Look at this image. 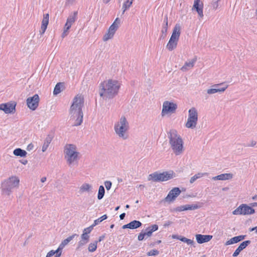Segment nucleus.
I'll use <instances>...</instances> for the list:
<instances>
[{
    "mask_svg": "<svg viewBox=\"0 0 257 257\" xmlns=\"http://www.w3.org/2000/svg\"><path fill=\"white\" fill-rule=\"evenodd\" d=\"M159 254V251L156 249H153L147 253L148 255H157Z\"/></svg>",
    "mask_w": 257,
    "mask_h": 257,
    "instance_id": "39",
    "label": "nucleus"
},
{
    "mask_svg": "<svg viewBox=\"0 0 257 257\" xmlns=\"http://www.w3.org/2000/svg\"><path fill=\"white\" fill-rule=\"evenodd\" d=\"M186 243H187L188 244H193L194 243V241L193 240H191L190 239L187 238Z\"/></svg>",
    "mask_w": 257,
    "mask_h": 257,
    "instance_id": "56",
    "label": "nucleus"
},
{
    "mask_svg": "<svg viewBox=\"0 0 257 257\" xmlns=\"http://www.w3.org/2000/svg\"><path fill=\"white\" fill-rule=\"evenodd\" d=\"M51 142V139L50 138H47L44 141V144L42 146V151L43 152H44L47 149L49 144Z\"/></svg>",
    "mask_w": 257,
    "mask_h": 257,
    "instance_id": "32",
    "label": "nucleus"
},
{
    "mask_svg": "<svg viewBox=\"0 0 257 257\" xmlns=\"http://www.w3.org/2000/svg\"><path fill=\"white\" fill-rule=\"evenodd\" d=\"M233 178V174L231 173L222 174L212 178L213 180H227Z\"/></svg>",
    "mask_w": 257,
    "mask_h": 257,
    "instance_id": "23",
    "label": "nucleus"
},
{
    "mask_svg": "<svg viewBox=\"0 0 257 257\" xmlns=\"http://www.w3.org/2000/svg\"><path fill=\"white\" fill-rule=\"evenodd\" d=\"M19 179L18 177L12 176L8 179L5 180L2 185V190L3 192L7 195H9L12 190L19 186Z\"/></svg>",
    "mask_w": 257,
    "mask_h": 257,
    "instance_id": "5",
    "label": "nucleus"
},
{
    "mask_svg": "<svg viewBox=\"0 0 257 257\" xmlns=\"http://www.w3.org/2000/svg\"><path fill=\"white\" fill-rule=\"evenodd\" d=\"M34 148V145L33 144L31 143L30 144H29L27 147V150L28 151H31L32 150H33Z\"/></svg>",
    "mask_w": 257,
    "mask_h": 257,
    "instance_id": "52",
    "label": "nucleus"
},
{
    "mask_svg": "<svg viewBox=\"0 0 257 257\" xmlns=\"http://www.w3.org/2000/svg\"><path fill=\"white\" fill-rule=\"evenodd\" d=\"M79 153L77 151L75 145L66 144L64 148V158L69 166L77 163L79 159Z\"/></svg>",
    "mask_w": 257,
    "mask_h": 257,
    "instance_id": "3",
    "label": "nucleus"
},
{
    "mask_svg": "<svg viewBox=\"0 0 257 257\" xmlns=\"http://www.w3.org/2000/svg\"><path fill=\"white\" fill-rule=\"evenodd\" d=\"M167 30H166V28H162V30L161 31L162 35L161 37L163 39H164L166 37Z\"/></svg>",
    "mask_w": 257,
    "mask_h": 257,
    "instance_id": "46",
    "label": "nucleus"
},
{
    "mask_svg": "<svg viewBox=\"0 0 257 257\" xmlns=\"http://www.w3.org/2000/svg\"><path fill=\"white\" fill-rule=\"evenodd\" d=\"M75 0H66V5H71L75 2Z\"/></svg>",
    "mask_w": 257,
    "mask_h": 257,
    "instance_id": "53",
    "label": "nucleus"
},
{
    "mask_svg": "<svg viewBox=\"0 0 257 257\" xmlns=\"http://www.w3.org/2000/svg\"><path fill=\"white\" fill-rule=\"evenodd\" d=\"M181 190L178 187L173 188L170 191L168 195L162 200V201L168 203L174 201L176 198L180 194Z\"/></svg>",
    "mask_w": 257,
    "mask_h": 257,
    "instance_id": "14",
    "label": "nucleus"
},
{
    "mask_svg": "<svg viewBox=\"0 0 257 257\" xmlns=\"http://www.w3.org/2000/svg\"><path fill=\"white\" fill-rule=\"evenodd\" d=\"M54 251H56V252H55V257H60V256L61 255V253H62V250H59V247L57 248V250H55Z\"/></svg>",
    "mask_w": 257,
    "mask_h": 257,
    "instance_id": "49",
    "label": "nucleus"
},
{
    "mask_svg": "<svg viewBox=\"0 0 257 257\" xmlns=\"http://www.w3.org/2000/svg\"><path fill=\"white\" fill-rule=\"evenodd\" d=\"M146 237L145 236V234L144 233V232H143V231H142V232L141 233H139V234L138 235V239L139 240V241H142Z\"/></svg>",
    "mask_w": 257,
    "mask_h": 257,
    "instance_id": "42",
    "label": "nucleus"
},
{
    "mask_svg": "<svg viewBox=\"0 0 257 257\" xmlns=\"http://www.w3.org/2000/svg\"><path fill=\"white\" fill-rule=\"evenodd\" d=\"M133 1L134 0H127L123 3V5L126 7H128V8H130L133 4Z\"/></svg>",
    "mask_w": 257,
    "mask_h": 257,
    "instance_id": "47",
    "label": "nucleus"
},
{
    "mask_svg": "<svg viewBox=\"0 0 257 257\" xmlns=\"http://www.w3.org/2000/svg\"><path fill=\"white\" fill-rule=\"evenodd\" d=\"M14 155L16 156L25 157L27 153L25 151L20 148H17L15 149L13 152Z\"/></svg>",
    "mask_w": 257,
    "mask_h": 257,
    "instance_id": "29",
    "label": "nucleus"
},
{
    "mask_svg": "<svg viewBox=\"0 0 257 257\" xmlns=\"http://www.w3.org/2000/svg\"><path fill=\"white\" fill-rule=\"evenodd\" d=\"M77 15V12H74L73 14H71L68 18L66 24L71 26L76 21Z\"/></svg>",
    "mask_w": 257,
    "mask_h": 257,
    "instance_id": "26",
    "label": "nucleus"
},
{
    "mask_svg": "<svg viewBox=\"0 0 257 257\" xmlns=\"http://www.w3.org/2000/svg\"><path fill=\"white\" fill-rule=\"evenodd\" d=\"M97 241H95L93 243H90L88 245V249L90 252H94L97 248Z\"/></svg>",
    "mask_w": 257,
    "mask_h": 257,
    "instance_id": "33",
    "label": "nucleus"
},
{
    "mask_svg": "<svg viewBox=\"0 0 257 257\" xmlns=\"http://www.w3.org/2000/svg\"><path fill=\"white\" fill-rule=\"evenodd\" d=\"M87 243V241H86L85 240H84L81 239V240L79 241V242L78 243V246H77V249H78V248H80L81 246H82L86 244Z\"/></svg>",
    "mask_w": 257,
    "mask_h": 257,
    "instance_id": "43",
    "label": "nucleus"
},
{
    "mask_svg": "<svg viewBox=\"0 0 257 257\" xmlns=\"http://www.w3.org/2000/svg\"><path fill=\"white\" fill-rule=\"evenodd\" d=\"M177 108V105L173 102L165 101L163 104L162 115L164 116L168 113H175Z\"/></svg>",
    "mask_w": 257,
    "mask_h": 257,
    "instance_id": "12",
    "label": "nucleus"
},
{
    "mask_svg": "<svg viewBox=\"0 0 257 257\" xmlns=\"http://www.w3.org/2000/svg\"><path fill=\"white\" fill-rule=\"evenodd\" d=\"M84 98L81 95H77L73 99V103L70 107V114L74 115L76 113H82Z\"/></svg>",
    "mask_w": 257,
    "mask_h": 257,
    "instance_id": "9",
    "label": "nucleus"
},
{
    "mask_svg": "<svg viewBox=\"0 0 257 257\" xmlns=\"http://www.w3.org/2000/svg\"><path fill=\"white\" fill-rule=\"evenodd\" d=\"M197 180V179L196 178V176L194 175L190 178V183L192 184Z\"/></svg>",
    "mask_w": 257,
    "mask_h": 257,
    "instance_id": "54",
    "label": "nucleus"
},
{
    "mask_svg": "<svg viewBox=\"0 0 257 257\" xmlns=\"http://www.w3.org/2000/svg\"><path fill=\"white\" fill-rule=\"evenodd\" d=\"M220 0H212L211 2V5L214 10H216L218 7V2Z\"/></svg>",
    "mask_w": 257,
    "mask_h": 257,
    "instance_id": "37",
    "label": "nucleus"
},
{
    "mask_svg": "<svg viewBox=\"0 0 257 257\" xmlns=\"http://www.w3.org/2000/svg\"><path fill=\"white\" fill-rule=\"evenodd\" d=\"M40 101L39 96L36 94L32 97H29L27 98V105L30 109L35 110L38 107Z\"/></svg>",
    "mask_w": 257,
    "mask_h": 257,
    "instance_id": "13",
    "label": "nucleus"
},
{
    "mask_svg": "<svg viewBox=\"0 0 257 257\" xmlns=\"http://www.w3.org/2000/svg\"><path fill=\"white\" fill-rule=\"evenodd\" d=\"M196 61L197 58L195 57L191 60H190L188 62H186L184 65L181 67V70L183 72L188 71L193 67Z\"/></svg>",
    "mask_w": 257,
    "mask_h": 257,
    "instance_id": "21",
    "label": "nucleus"
},
{
    "mask_svg": "<svg viewBox=\"0 0 257 257\" xmlns=\"http://www.w3.org/2000/svg\"><path fill=\"white\" fill-rule=\"evenodd\" d=\"M77 235V234H74L71 236H69L66 239H64L59 245V249L62 250L63 248L71 240L73 239V238L75 237V236Z\"/></svg>",
    "mask_w": 257,
    "mask_h": 257,
    "instance_id": "25",
    "label": "nucleus"
},
{
    "mask_svg": "<svg viewBox=\"0 0 257 257\" xmlns=\"http://www.w3.org/2000/svg\"><path fill=\"white\" fill-rule=\"evenodd\" d=\"M71 27V26H70V25L65 24L64 28V31L68 33V30H69V29Z\"/></svg>",
    "mask_w": 257,
    "mask_h": 257,
    "instance_id": "51",
    "label": "nucleus"
},
{
    "mask_svg": "<svg viewBox=\"0 0 257 257\" xmlns=\"http://www.w3.org/2000/svg\"><path fill=\"white\" fill-rule=\"evenodd\" d=\"M250 243V240H245L241 242L240 244L239 245V246L236 249L235 251L233 252L232 256L233 257L237 256L239 254V253Z\"/></svg>",
    "mask_w": 257,
    "mask_h": 257,
    "instance_id": "20",
    "label": "nucleus"
},
{
    "mask_svg": "<svg viewBox=\"0 0 257 257\" xmlns=\"http://www.w3.org/2000/svg\"><path fill=\"white\" fill-rule=\"evenodd\" d=\"M176 211L181 212L182 211H186L185 205L178 206L175 208Z\"/></svg>",
    "mask_w": 257,
    "mask_h": 257,
    "instance_id": "45",
    "label": "nucleus"
},
{
    "mask_svg": "<svg viewBox=\"0 0 257 257\" xmlns=\"http://www.w3.org/2000/svg\"><path fill=\"white\" fill-rule=\"evenodd\" d=\"M250 206L251 207H256V206H257V203L256 202H254V203H250Z\"/></svg>",
    "mask_w": 257,
    "mask_h": 257,
    "instance_id": "63",
    "label": "nucleus"
},
{
    "mask_svg": "<svg viewBox=\"0 0 257 257\" xmlns=\"http://www.w3.org/2000/svg\"><path fill=\"white\" fill-rule=\"evenodd\" d=\"M142 223L140 221L134 220L129 223L130 229H136L142 226Z\"/></svg>",
    "mask_w": 257,
    "mask_h": 257,
    "instance_id": "30",
    "label": "nucleus"
},
{
    "mask_svg": "<svg viewBox=\"0 0 257 257\" xmlns=\"http://www.w3.org/2000/svg\"><path fill=\"white\" fill-rule=\"evenodd\" d=\"M129 123L124 116H121L119 120L114 124V130L117 136L123 140L127 139Z\"/></svg>",
    "mask_w": 257,
    "mask_h": 257,
    "instance_id": "4",
    "label": "nucleus"
},
{
    "mask_svg": "<svg viewBox=\"0 0 257 257\" xmlns=\"http://www.w3.org/2000/svg\"><path fill=\"white\" fill-rule=\"evenodd\" d=\"M169 144L173 153L176 155H180L184 151V143L181 137L175 130H171L168 134Z\"/></svg>",
    "mask_w": 257,
    "mask_h": 257,
    "instance_id": "2",
    "label": "nucleus"
},
{
    "mask_svg": "<svg viewBox=\"0 0 257 257\" xmlns=\"http://www.w3.org/2000/svg\"><path fill=\"white\" fill-rule=\"evenodd\" d=\"M74 117H77V119L75 120V122L74 123V125L78 126L80 125L83 120V112L82 113H76L74 115H73Z\"/></svg>",
    "mask_w": 257,
    "mask_h": 257,
    "instance_id": "28",
    "label": "nucleus"
},
{
    "mask_svg": "<svg viewBox=\"0 0 257 257\" xmlns=\"http://www.w3.org/2000/svg\"><path fill=\"white\" fill-rule=\"evenodd\" d=\"M60 92H61L60 83H58L56 85V86L54 88V89L53 91V94L54 95H57L58 94L60 93Z\"/></svg>",
    "mask_w": 257,
    "mask_h": 257,
    "instance_id": "36",
    "label": "nucleus"
},
{
    "mask_svg": "<svg viewBox=\"0 0 257 257\" xmlns=\"http://www.w3.org/2000/svg\"><path fill=\"white\" fill-rule=\"evenodd\" d=\"M122 228L123 229L130 228L129 223H128V224H127L123 225L122 226Z\"/></svg>",
    "mask_w": 257,
    "mask_h": 257,
    "instance_id": "62",
    "label": "nucleus"
},
{
    "mask_svg": "<svg viewBox=\"0 0 257 257\" xmlns=\"http://www.w3.org/2000/svg\"><path fill=\"white\" fill-rule=\"evenodd\" d=\"M105 194V189L102 185L99 186L98 189V192L97 195V198L98 200H101L104 197Z\"/></svg>",
    "mask_w": 257,
    "mask_h": 257,
    "instance_id": "31",
    "label": "nucleus"
},
{
    "mask_svg": "<svg viewBox=\"0 0 257 257\" xmlns=\"http://www.w3.org/2000/svg\"><path fill=\"white\" fill-rule=\"evenodd\" d=\"M222 83L221 84H214L212 86V88L210 89H208L206 90L207 93L209 95L213 94L217 92H224L226 89L227 88L228 86L226 85V86L224 87L219 88V86L221 85Z\"/></svg>",
    "mask_w": 257,
    "mask_h": 257,
    "instance_id": "17",
    "label": "nucleus"
},
{
    "mask_svg": "<svg viewBox=\"0 0 257 257\" xmlns=\"http://www.w3.org/2000/svg\"><path fill=\"white\" fill-rule=\"evenodd\" d=\"M130 8H128V7H126V6L124 5L123 4L122 5V9L123 10V12L122 13L123 14L125 11H126L127 9H128Z\"/></svg>",
    "mask_w": 257,
    "mask_h": 257,
    "instance_id": "58",
    "label": "nucleus"
},
{
    "mask_svg": "<svg viewBox=\"0 0 257 257\" xmlns=\"http://www.w3.org/2000/svg\"><path fill=\"white\" fill-rule=\"evenodd\" d=\"M107 218V215L106 214L103 215V216H102L100 218L95 220L94 221V223L93 224L94 226H95V225L98 224L101 222H102L103 220L106 219Z\"/></svg>",
    "mask_w": 257,
    "mask_h": 257,
    "instance_id": "35",
    "label": "nucleus"
},
{
    "mask_svg": "<svg viewBox=\"0 0 257 257\" xmlns=\"http://www.w3.org/2000/svg\"><path fill=\"white\" fill-rule=\"evenodd\" d=\"M245 237V235H239L234 236L231 238H230L229 240H227L225 243V245H228L230 244H232L234 243H237L242 240H243Z\"/></svg>",
    "mask_w": 257,
    "mask_h": 257,
    "instance_id": "22",
    "label": "nucleus"
},
{
    "mask_svg": "<svg viewBox=\"0 0 257 257\" xmlns=\"http://www.w3.org/2000/svg\"><path fill=\"white\" fill-rule=\"evenodd\" d=\"M91 189L92 186L91 185L88 183H84L81 186L79 191L81 193L85 192H89L91 191Z\"/></svg>",
    "mask_w": 257,
    "mask_h": 257,
    "instance_id": "27",
    "label": "nucleus"
},
{
    "mask_svg": "<svg viewBox=\"0 0 257 257\" xmlns=\"http://www.w3.org/2000/svg\"><path fill=\"white\" fill-rule=\"evenodd\" d=\"M120 23V21L119 19L118 18H116L113 23L109 27L107 32L103 36L102 40L104 42H106L113 37L114 35L119 27Z\"/></svg>",
    "mask_w": 257,
    "mask_h": 257,
    "instance_id": "10",
    "label": "nucleus"
},
{
    "mask_svg": "<svg viewBox=\"0 0 257 257\" xmlns=\"http://www.w3.org/2000/svg\"><path fill=\"white\" fill-rule=\"evenodd\" d=\"M94 226H95L93 224H92L90 225L89 227L85 228L83 231V233L86 232V234H88L91 232V231H92Z\"/></svg>",
    "mask_w": 257,
    "mask_h": 257,
    "instance_id": "38",
    "label": "nucleus"
},
{
    "mask_svg": "<svg viewBox=\"0 0 257 257\" xmlns=\"http://www.w3.org/2000/svg\"><path fill=\"white\" fill-rule=\"evenodd\" d=\"M203 5L200 0H194V4L192 8V10H195L200 18H202L204 16L203 13Z\"/></svg>",
    "mask_w": 257,
    "mask_h": 257,
    "instance_id": "16",
    "label": "nucleus"
},
{
    "mask_svg": "<svg viewBox=\"0 0 257 257\" xmlns=\"http://www.w3.org/2000/svg\"><path fill=\"white\" fill-rule=\"evenodd\" d=\"M186 239H187V238H186L185 237H180V238H179V240H180L181 241L184 242H186Z\"/></svg>",
    "mask_w": 257,
    "mask_h": 257,
    "instance_id": "59",
    "label": "nucleus"
},
{
    "mask_svg": "<svg viewBox=\"0 0 257 257\" xmlns=\"http://www.w3.org/2000/svg\"><path fill=\"white\" fill-rule=\"evenodd\" d=\"M55 252H56L54 251V250H51L47 253L46 257H52L53 255H54L55 254Z\"/></svg>",
    "mask_w": 257,
    "mask_h": 257,
    "instance_id": "50",
    "label": "nucleus"
},
{
    "mask_svg": "<svg viewBox=\"0 0 257 257\" xmlns=\"http://www.w3.org/2000/svg\"><path fill=\"white\" fill-rule=\"evenodd\" d=\"M120 87V84L116 80L104 81L99 86V95L105 99L113 98L117 94Z\"/></svg>",
    "mask_w": 257,
    "mask_h": 257,
    "instance_id": "1",
    "label": "nucleus"
},
{
    "mask_svg": "<svg viewBox=\"0 0 257 257\" xmlns=\"http://www.w3.org/2000/svg\"><path fill=\"white\" fill-rule=\"evenodd\" d=\"M130 8H128V7H126V6L124 5L123 4L122 5V9L123 10V12L122 13L123 14L125 11H126L127 9H128Z\"/></svg>",
    "mask_w": 257,
    "mask_h": 257,
    "instance_id": "57",
    "label": "nucleus"
},
{
    "mask_svg": "<svg viewBox=\"0 0 257 257\" xmlns=\"http://www.w3.org/2000/svg\"><path fill=\"white\" fill-rule=\"evenodd\" d=\"M158 229V226L157 224L151 225L146 229V231L144 232L147 237H151L153 232L156 231Z\"/></svg>",
    "mask_w": 257,
    "mask_h": 257,
    "instance_id": "24",
    "label": "nucleus"
},
{
    "mask_svg": "<svg viewBox=\"0 0 257 257\" xmlns=\"http://www.w3.org/2000/svg\"><path fill=\"white\" fill-rule=\"evenodd\" d=\"M199 207H200V206H199L197 204L185 205L186 210H195V209L199 208Z\"/></svg>",
    "mask_w": 257,
    "mask_h": 257,
    "instance_id": "34",
    "label": "nucleus"
},
{
    "mask_svg": "<svg viewBox=\"0 0 257 257\" xmlns=\"http://www.w3.org/2000/svg\"><path fill=\"white\" fill-rule=\"evenodd\" d=\"M46 179H47L46 177H42L41 179V182L44 183L46 181Z\"/></svg>",
    "mask_w": 257,
    "mask_h": 257,
    "instance_id": "64",
    "label": "nucleus"
},
{
    "mask_svg": "<svg viewBox=\"0 0 257 257\" xmlns=\"http://www.w3.org/2000/svg\"><path fill=\"white\" fill-rule=\"evenodd\" d=\"M208 175L207 173H198L197 174H195V176H196V178L199 179L204 176H207Z\"/></svg>",
    "mask_w": 257,
    "mask_h": 257,
    "instance_id": "44",
    "label": "nucleus"
},
{
    "mask_svg": "<svg viewBox=\"0 0 257 257\" xmlns=\"http://www.w3.org/2000/svg\"><path fill=\"white\" fill-rule=\"evenodd\" d=\"M256 145V141L254 140H251L249 143L247 145V147H254Z\"/></svg>",
    "mask_w": 257,
    "mask_h": 257,
    "instance_id": "48",
    "label": "nucleus"
},
{
    "mask_svg": "<svg viewBox=\"0 0 257 257\" xmlns=\"http://www.w3.org/2000/svg\"><path fill=\"white\" fill-rule=\"evenodd\" d=\"M175 177V173L173 171L164 172L160 173L155 172L150 174L148 179L149 181L153 180L155 182H162L166 181Z\"/></svg>",
    "mask_w": 257,
    "mask_h": 257,
    "instance_id": "8",
    "label": "nucleus"
},
{
    "mask_svg": "<svg viewBox=\"0 0 257 257\" xmlns=\"http://www.w3.org/2000/svg\"><path fill=\"white\" fill-rule=\"evenodd\" d=\"M197 242L199 243H203L209 241L213 237L212 235H202L200 234L195 235Z\"/></svg>",
    "mask_w": 257,
    "mask_h": 257,
    "instance_id": "18",
    "label": "nucleus"
},
{
    "mask_svg": "<svg viewBox=\"0 0 257 257\" xmlns=\"http://www.w3.org/2000/svg\"><path fill=\"white\" fill-rule=\"evenodd\" d=\"M49 15L48 14H46L43 15V18L42 21V25L41 29L40 30V33L42 35L45 32L47 28V26L49 23Z\"/></svg>",
    "mask_w": 257,
    "mask_h": 257,
    "instance_id": "19",
    "label": "nucleus"
},
{
    "mask_svg": "<svg viewBox=\"0 0 257 257\" xmlns=\"http://www.w3.org/2000/svg\"><path fill=\"white\" fill-rule=\"evenodd\" d=\"M125 214L124 213H121L120 216H119V217H120V219L121 220H122L124 219V217H125Z\"/></svg>",
    "mask_w": 257,
    "mask_h": 257,
    "instance_id": "60",
    "label": "nucleus"
},
{
    "mask_svg": "<svg viewBox=\"0 0 257 257\" xmlns=\"http://www.w3.org/2000/svg\"><path fill=\"white\" fill-rule=\"evenodd\" d=\"M104 185L107 190H109L112 186V183L109 181H106L104 182Z\"/></svg>",
    "mask_w": 257,
    "mask_h": 257,
    "instance_id": "41",
    "label": "nucleus"
},
{
    "mask_svg": "<svg viewBox=\"0 0 257 257\" xmlns=\"http://www.w3.org/2000/svg\"><path fill=\"white\" fill-rule=\"evenodd\" d=\"M181 28L180 24H177L173 29L172 34L166 46L170 51L177 47L181 34Z\"/></svg>",
    "mask_w": 257,
    "mask_h": 257,
    "instance_id": "6",
    "label": "nucleus"
},
{
    "mask_svg": "<svg viewBox=\"0 0 257 257\" xmlns=\"http://www.w3.org/2000/svg\"><path fill=\"white\" fill-rule=\"evenodd\" d=\"M68 33L63 31V32L62 34V37L64 38L68 35Z\"/></svg>",
    "mask_w": 257,
    "mask_h": 257,
    "instance_id": "61",
    "label": "nucleus"
},
{
    "mask_svg": "<svg viewBox=\"0 0 257 257\" xmlns=\"http://www.w3.org/2000/svg\"><path fill=\"white\" fill-rule=\"evenodd\" d=\"M255 212V210L250 206L242 204L232 212L233 215H249Z\"/></svg>",
    "mask_w": 257,
    "mask_h": 257,
    "instance_id": "11",
    "label": "nucleus"
},
{
    "mask_svg": "<svg viewBox=\"0 0 257 257\" xmlns=\"http://www.w3.org/2000/svg\"><path fill=\"white\" fill-rule=\"evenodd\" d=\"M198 119V112L197 109L192 107L188 110V116L185 126L187 128L195 129Z\"/></svg>",
    "mask_w": 257,
    "mask_h": 257,
    "instance_id": "7",
    "label": "nucleus"
},
{
    "mask_svg": "<svg viewBox=\"0 0 257 257\" xmlns=\"http://www.w3.org/2000/svg\"><path fill=\"white\" fill-rule=\"evenodd\" d=\"M16 104L14 102H8L0 104V110L6 114L13 113L15 112Z\"/></svg>",
    "mask_w": 257,
    "mask_h": 257,
    "instance_id": "15",
    "label": "nucleus"
},
{
    "mask_svg": "<svg viewBox=\"0 0 257 257\" xmlns=\"http://www.w3.org/2000/svg\"><path fill=\"white\" fill-rule=\"evenodd\" d=\"M81 239L85 240L88 242L89 241V235L86 234V232L83 233L81 235Z\"/></svg>",
    "mask_w": 257,
    "mask_h": 257,
    "instance_id": "40",
    "label": "nucleus"
},
{
    "mask_svg": "<svg viewBox=\"0 0 257 257\" xmlns=\"http://www.w3.org/2000/svg\"><path fill=\"white\" fill-rule=\"evenodd\" d=\"M186 243H187L188 244H193L194 243V241L193 240H191L190 239L187 238Z\"/></svg>",
    "mask_w": 257,
    "mask_h": 257,
    "instance_id": "55",
    "label": "nucleus"
}]
</instances>
